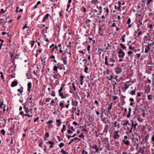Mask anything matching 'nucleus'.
Segmentation results:
<instances>
[{"instance_id": "f257e3e1", "label": "nucleus", "mask_w": 154, "mask_h": 154, "mask_svg": "<svg viewBox=\"0 0 154 154\" xmlns=\"http://www.w3.org/2000/svg\"><path fill=\"white\" fill-rule=\"evenodd\" d=\"M101 10H100L101 11ZM90 12H89V14L90 17H99V14L100 15V13H101L100 11L98 12L97 10H90Z\"/></svg>"}, {"instance_id": "f03ea898", "label": "nucleus", "mask_w": 154, "mask_h": 154, "mask_svg": "<svg viewBox=\"0 0 154 154\" xmlns=\"http://www.w3.org/2000/svg\"><path fill=\"white\" fill-rule=\"evenodd\" d=\"M118 51V53L119 54L118 57H119L122 58H124L125 55V53L122 49L120 48H118L117 49Z\"/></svg>"}, {"instance_id": "7ed1b4c3", "label": "nucleus", "mask_w": 154, "mask_h": 154, "mask_svg": "<svg viewBox=\"0 0 154 154\" xmlns=\"http://www.w3.org/2000/svg\"><path fill=\"white\" fill-rule=\"evenodd\" d=\"M114 55L112 54V57H110L109 60V66L111 67H112L114 66L113 63L115 62V60L114 59Z\"/></svg>"}, {"instance_id": "20e7f679", "label": "nucleus", "mask_w": 154, "mask_h": 154, "mask_svg": "<svg viewBox=\"0 0 154 154\" xmlns=\"http://www.w3.org/2000/svg\"><path fill=\"white\" fill-rule=\"evenodd\" d=\"M101 119L103 122L105 124H107L109 122V117H105L103 116V115L100 116Z\"/></svg>"}, {"instance_id": "39448f33", "label": "nucleus", "mask_w": 154, "mask_h": 154, "mask_svg": "<svg viewBox=\"0 0 154 154\" xmlns=\"http://www.w3.org/2000/svg\"><path fill=\"white\" fill-rule=\"evenodd\" d=\"M119 130L115 131L113 133V138L115 140L118 139L120 136L119 134Z\"/></svg>"}, {"instance_id": "423d86ee", "label": "nucleus", "mask_w": 154, "mask_h": 154, "mask_svg": "<svg viewBox=\"0 0 154 154\" xmlns=\"http://www.w3.org/2000/svg\"><path fill=\"white\" fill-rule=\"evenodd\" d=\"M131 127L133 128V131H135L136 129V126H137V123L136 121L132 120L131 121Z\"/></svg>"}, {"instance_id": "0eeeda50", "label": "nucleus", "mask_w": 154, "mask_h": 154, "mask_svg": "<svg viewBox=\"0 0 154 154\" xmlns=\"http://www.w3.org/2000/svg\"><path fill=\"white\" fill-rule=\"evenodd\" d=\"M63 87L62 86L60 87V89L58 90V92L59 94V95L60 97H61V99H65L66 98V97L64 96L63 95V92H62V91L63 90Z\"/></svg>"}, {"instance_id": "6e6552de", "label": "nucleus", "mask_w": 154, "mask_h": 154, "mask_svg": "<svg viewBox=\"0 0 154 154\" xmlns=\"http://www.w3.org/2000/svg\"><path fill=\"white\" fill-rule=\"evenodd\" d=\"M130 82H127L125 83L124 84L122 87L123 91H125L128 88L130 85H131V84L130 85L128 84Z\"/></svg>"}, {"instance_id": "1a4fd4ad", "label": "nucleus", "mask_w": 154, "mask_h": 154, "mask_svg": "<svg viewBox=\"0 0 154 154\" xmlns=\"http://www.w3.org/2000/svg\"><path fill=\"white\" fill-rule=\"evenodd\" d=\"M145 53L146 54H149L150 51V45H148L145 46Z\"/></svg>"}, {"instance_id": "9d476101", "label": "nucleus", "mask_w": 154, "mask_h": 154, "mask_svg": "<svg viewBox=\"0 0 154 154\" xmlns=\"http://www.w3.org/2000/svg\"><path fill=\"white\" fill-rule=\"evenodd\" d=\"M110 130L109 125H105L103 129V132L107 134L108 131H109Z\"/></svg>"}, {"instance_id": "9b49d317", "label": "nucleus", "mask_w": 154, "mask_h": 154, "mask_svg": "<svg viewBox=\"0 0 154 154\" xmlns=\"http://www.w3.org/2000/svg\"><path fill=\"white\" fill-rule=\"evenodd\" d=\"M115 71L117 74H119L122 72V69L121 67H116L114 69Z\"/></svg>"}, {"instance_id": "f8f14e48", "label": "nucleus", "mask_w": 154, "mask_h": 154, "mask_svg": "<svg viewBox=\"0 0 154 154\" xmlns=\"http://www.w3.org/2000/svg\"><path fill=\"white\" fill-rule=\"evenodd\" d=\"M83 61H85V62L84 63V71L86 73H88V68L87 66V65H86L87 63V60L86 59H83L82 60Z\"/></svg>"}, {"instance_id": "ddd939ff", "label": "nucleus", "mask_w": 154, "mask_h": 154, "mask_svg": "<svg viewBox=\"0 0 154 154\" xmlns=\"http://www.w3.org/2000/svg\"><path fill=\"white\" fill-rule=\"evenodd\" d=\"M131 108L130 107H129L128 109V113L126 112L124 116H126L128 118H129L131 116Z\"/></svg>"}, {"instance_id": "4468645a", "label": "nucleus", "mask_w": 154, "mask_h": 154, "mask_svg": "<svg viewBox=\"0 0 154 154\" xmlns=\"http://www.w3.org/2000/svg\"><path fill=\"white\" fill-rule=\"evenodd\" d=\"M113 125L114 127L116 128L117 129H118L120 128V123L117 121H116L114 122Z\"/></svg>"}, {"instance_id": "2eb2a0df", "label": "nucleus", "mask_w": 154, "mask_h": 154, "mask_svg": "<svg viewBox=\"0 0 154 154\" xmlns=\"http://www.w3.org/2000/svg\"><path fill=\"white\" fill-rule=\"evenodd\" d=\"M49 16H50V17H51V16L50 15H49L48 14H47L43 18L42 21V23L45 22V21L48 19Z\"/></svg>"}, {"instance_id": "dca6fc26", "label": "nucleus", "mask_w": 154, "mask_h": 154, "mask_svg": "<svg viewBox=\"0 0 154 154\" xmlns=\"http://www.w3.org/2000/svg\"><path fill=\"white\" fill-rule=\"evenodd\" d=\"M92 149L95 150V153H99V148L96 145H94L91 147Z\"/></svg>"}, {"instance_id": "f3484780", "label": "nucleus", "mask_w": 154, "mask_h": 154, "mask_svg": "<svg viewBox=\"0 0 154 154\" xmlns=\"http://www.w3.org/2000/svg\"><path fill=\"white\" fill-rule=\"evenodd\" d=\"M121 2H119L118 3H116L115 5V9H118V10H120L121 7Z\"/></svg>"}, {"instance_id": "a211bd4d", "label": "nucleus", "mask_w": 154, "mask_h": 154, "mask_svg": "<svg viewBox=\"0 0 154 154\" xmlns=\"http://www.w3.org/2000/svg\"><path fill=\"white\" fill-rule=\"evenodd\" d=\"M111 110H107L106 111V112H105V115L106 116H107L108 117H109V119H110V117L111 116Z\"/></svg>"}, {"instance_id": "6ab92c4d", "label": "nucleus", "mask_w": 154, "mask_h": 154, "mask_svg": "<svg viewBox=\"0 0 154 154\" xmlns=\"http://www.w3.org/2000/svg\"><path fill=\"white\" fill-rule=\"evenodd\" d=\"M46 143L47 144H50L51 145L49 146V148L50 149H51L54 147L53 145L54 144V143L53 142L51 141H49L48 142H47Z\"/></svg>"}, {"instance_id": "aec40b11", "label": "nucleus", "mask_w": 154, "mask_h": 154, "mask_svg": "<svg viewBox=\"0 0 154 154\" xmlns=\"http://www.w3.org/2000/svg\"><path fill=\"white\" fill-rule=\"evenodd\" d=\"M18 84V82L17 81H15L12 82L11 84V86L13 87L16 86Z\"/></svg>"}, {"instance_id": "412c9836", "label": "nucleus", "mask_w": 154, "mask_h": 154, "mask_svg": "<svg viewBox=\"0 0 154 154\" xmlns=\"http://www.w3.org/2000/svg\"><path fill=\"white\" fill-rule=\"evenodd\" d=\"M53 122V121L49 120L46 123L48 125L49 127H50L51 128L53 127V125H52V123Z\"/></svg>"}, {"instance_id": "4be33fe9", "label": "nucleus", "mask_w": 154, "mask_h": 154, "mask_svg": "<svg viewBox=\"0 0 154 154\" xmlns=\"http://www.w3.org/2000/svg\"><path fill=\"white\" fill-rule=\"evenodd\" d=\"M112 42H110V44L109 43H107V46L106 48V50H108L109 49H112V45H111Z\"/></svg>"}, {"instance_id": "5701e85b", "label": "nucleus", "mask_w": 154, "mask_h": 154, "mask_svg": "<svg viewBox=\"0 0 154 154\" xmlns=\"http://www.w3.org/2000/svg\"><path fill=\"white\" fill-rule=\"evenodd\" d=\"M78 102L76 100H72V104L75 106H76L78 104Z\"/></svg>"}, {"instance_id": "b1692460", "label": "nucleus", "mask_w": 154, "mask_h": 154, "mask_svg": "<svg viewBox=\"0 0 154 154\" xmlns=\"http://www.w3.org/2000/svg\"><path fill=\"white\" fill-rule=\"evenodd\" d=\"M28 88L27 91L28 92H29L30 90V89L31 87V82H29L28 83Z\"/></svg>"}, {"instance_id": "393cba45", "label": "nucleus", "mask_w": 154, "mask_h": 154, "mask_svg": "<svg viewBox=\"0 0 154 154\" xmlns=\"http://www.w3.org/2000/svg\"><path fill=\"white\" fill-rule=\"evenodd\" d=\"M64 101H63L62 102H60L59 104L60 106V107L61 109H63L65 107V106H64Z\"/></svg>"}, {"instance_id": "a878e982", "label": "nucleus", "mask_w": 154, "mask_h": 154, "mask_svg": "<svg viewBox=\"0 0 154 154\" xmlns=\"http://www.w3.org/2000/svg\"><path fill=\"white\" fill-rule=\"evenodd\" d=\"M136 89H134V90H132L130 93V94H131L132 95H135L136 94Z\"/></svg>"}, {"instance_id": "bb28decb", "label": "nucleus", "mask_w": 154, "mask_h": 154, "mask_svg": "<svg viewBox=\"0 0 154 154\" xmlns=\"http://www.w3.org/2000/svg\"><path fill=\"white\" fill-rule=\"evenodd\" d=\"M41 3V2L40 1H38L37 3L33 7V9H35L37 8V6L39 5H40Z\"/></svg>"}, {"instance_id": "cd10ccee", "label": "nucleus", "mask_w": 154, "mask_h": 154, "mask_svg": "<svg viewBox=\"0 0 154 154\" xmlns=\"http://www.w3.org/2000/svg\"><path fill=\"white\" fill-rule=\"evenodd\" d=\"M23 108L24 109V111H25V112H26V114H28L29 112V111L28 109H27L26 108V107L25 106H24L23 107Z\"/></svg>"}, {"instance_id": "c85d7f7f", "label": "nucleus", "mask_w": 154, "mask_h": 154, "mask_svg": "<svg viewBox=\"0 0 154 154\" xmlns=\"http://www.w3.org/2000/svg\"><path fill=\"white\" fill-rule=\"evenodd\" d=\"M112 103H111L109 105L108 108L107 109V110H111L112 107Z\"/></svg>"}, {"instance_id": "c756f323", "label": "nucleus", "mask_w": 154, "mask_h": 154, "mask_svg": "<svg viewBox=\"0 0 154 154\" xmlns=\"http://www.w3.org/2000/svg\"><path fill=\"white\" fill-rule=\"evenodd\" d=\"M127 125L128 126H131L130 124L129 123L128 121H126L125 123H124L123 124V126H126Z\"/></svg>"}, {"instance_id": "7c9ffc66", "label": "nucleus", "mask_w": 154, "mask_h": 154, "mask_svg": "<svg viewBox=\"0 0 154 154\" xmlns=\"http://www.w3.org/2000/svg\"><path fill=\"white\" fill-rule=\"evenodd\" d=\"M56 122L58 123V124L57 125V126H58V127H59L60 126L61 123V122H60L61 120L60 119H58L56 120Z\"/></svg>"}, {"instance_id": "2f4dec72", "label": "nucleus", "mask_w": 154, "mask_h": 154, "mask_svg": "<svg viewBox=\"0 0 154 154\" xmlns=\"http://www.w3.org/2000/svg\"><path fill=\"white\" fill-rule=\"evenodd\" d=\"M100 132V131L99 130H97L95 131V133L96 134V136L97 137H98L99 136L100 133H99V132Z\"/></svg>"}, {"instance_id": "473e14b6", "label": "nucleus", "mask_w": 154, "mask_h": 154, "mask_svg": "<svg viewBox=\"0 0 154 154\" xmlns=\"http://www.w3.org/2000/svg\"><path fill=\"white\" fill-rule=\"evenodd\" d=\"M109 80L112 81V79H114V77L113 75H111L110 76L108 77Z\"/></svg>"}, {"instance_id": "72a5a7b5", "label": "nucleus", "mask_w": 154, "mask_h": 154, "mask_svg": "<svg viewBox=\"0 0 154 154\" xmlns=\"http://www.w3.org/2000/svg\"><path fill=\"white\" fill-rule=\"evenodd\" d=\"M141 154H143L144 152V149L143 148H139V150Z\"/></svg>"}, {"instance_id": "f704fd0d", "label": "nucleus", "mask_w": 154, "mask_h": 154, "mask_svg": "<svg viewBox=\"0 0 154 154\" xmlns=\"http://www.w3.org/2000/svg\"><path fill=\"white\" fill-rule=\"evenodd\" d=\"M133 130V128H132V127H131V128H130L128 131H129L128 132H126V134H127L128 133L129 134H130L132 132Z\"/></svg>"}, {"instance_id": "c9c22d12", "label": "nucleus", "mask_w": 154, "mask_h": 154, "mask_svg": "<svg viewBox=\"0 0 154 154\" xmlns=\"http://www.w3.org/2000/svg\"><path fill=\"white\" fill-rule=\"evenodd\" d=\"M102 51L103 50L101 48H98L97 54L99 55H100Z\"/></svg>"}, {"instance_id": "e433bc0d", "label": "nucleus", "mask_w": 154, "mask_h": 154, "mask_svg": "<svg viewBox=\"0 0 154 154\" xmlns=\"http://www.w3.org/2000/svg\"><path fill=\"white\" fill-rule=\"evenodd\" d=\"M15 125H12V126L9 128V130L11 132L12 131H13L14 129Z\"/></svg>"}, {"instance_id": "4c0bfd02", "label": "nucleus", "mask_w": 154, "mask_h": 154, "mask_svg": "<svg viewBox=\"0 0 154 154\" xmlns=\"http://www.w3.org/2000/svg\"><path fill=\"white\" fill-rule=\"evenodd\" d=\"M148 99L149 100H152V96L151 95H149L147 96Z\"/></svg>"}, {"instance_id": "58836bf2", "label": "nucleus", "mask_w": 154, "mask_h": 154, "mask_svg": "<svg viewBox=\"0 0 154 154\" xmlns=\"http://www.w3.org/2000/svg\"><path fill=\"white\" fill-rule=\"evenodd\" d=\"M61 152L63 154H68V152H66V151H64L63 149H61Z\"/></svg>"}, {"instance_id": "ea45409f", "label": "nucleus", "mask_w": 154, "mask_h": 154, "mask_svg": "<svg viewBox=\"0 0 154 154\" xmlns=\"http://www.w3.org/2000/svg\"><path fill=\"white\" fill-rule=\"evenodd\" d=\"M29 27L27 26V23H26L23 26L22 28V29L23 30L26 28H29Z\"/></svg>"}, {"instance_id": "a19ab883", "label": "nucleus", "mask_w": 154, "mask_h": 154, "mask_svg": "<svg viewBox=\"0 0 154 154\" xmlns=\"http://www.w3.org/2000/svg\"><path fill=\"white\" fill-rule=\"evenodd\" d=\"M149 91H150V88H146V89L145 90L144 93H146V94H148Z\"/></svg>"}, {"instance_id": "79ce46f5", "label": "nucleus", "mask_w": 154, "mask_h": 154, "mask_svg": "<svg viewBox=\"0 0 154 154\" xmlns=\"http://www.w3.org/2000/svg\"><path fill=\"white\" fill-rule=\"evenodd\" d=\"M125 34H124L122 36V41L123 42H125Z\"/></svg>"}, {"instance_id": "37998d69", "label": "nucleus", "mask_w": 154, "mask_h": 154, "mask_svg": "<svg viewBox=\"0 0 154 154\" xmlns=\"http://www.w3.org/2000/svg\"><path fill=\"white\" fill-rule=\"evenodd\" d=\"M61 60H62L63 65H66L67 63V60H65V59H61Z\"/></svg>"}, {"instance_id": "c03bdc74", "label": "nucleus", "mask_w": 154, "mask_h": 154, "mask_svg": "<svg viewBox=\"0 0 154 154\" xmlns=\"http://www.w3.org/2000/svg\"><path fill=\"white\" fill-rule=\"evenodd\" d=\"M21 88H22V89H17V91H18L20 92V93L21 94L23 92V88L22 86L21 87Z\"/></svg>"}, {"instance_id": "a18cd8bd", "label": "nucleus", "mask_w": 154, "mask_h": 154, "mask_svg": "<svg viewBox=\"0 0 154 154\" xmlns=\"http://www.w3.org/2000/svg\"><path fill=\"white\" fill-rule=\"evenodd\" d=\"M35 41L33 40L31 42L30 44H31V48H32L34 45L35 43Z\"/></svg>"}, {"instance_id": "49530a36", "label": "nucleus", "mask_w": 154, "mask_h": 154, "mask_svg": "<svg viewBox=\"0 0 154 154\" xmlns=\"http://www.w3.org/2000/svg\"><path fill=\"white\" fill-rule=\"evenodd\" d=\"M120 46H121V48L123 49H125L126 48V47L125 46H124V45L122 44H120Z\"/></svg>"}, {"instance_id": "de8ad7c7", "label": "nucleus", "mask_w": 154, "mask_h": 154, "mask_svg": "<svg viewBox=\"0 0 154 154\" xmlns=\"http://www.w3.org/2000/svg\"><path fill=\"white\" fill-rule=\"evenodd\" d=\"M64 146V144L63 143H60L59 145V146L60 148H62Z\"/></svg>"}, {"instance_id": "09e8293b", "label": "nucleus", "mask_w": 154, "mask_h": 154, "mask_svg": "<svg viewBox=\"0 0 154 154\" xmlns=\"http://www.w3.org/2000/svg\"><path fill=\"white\" fill-rule=\"evenodd\" d=\"M125 144L127 146H128L130 144V142L128 140H126L125 141Z\"/></svg>"}, {"instance_id": "8fccbe9b", "label": "nucleus", "mask_w": 154, "mask_h": 154, "mask_svg": "<svg viewBox=\"0 0 154 154\" xmlns=\"http://www.w3.org/2000/svg\"><path fill=\"white\" fill-rule=\"evenodd\" d=\"M23 116H28V117H32V115H30L28 114H23Z\"/></svg>"}, {"instance_id": "3c124183", "label": "nucleus", "mask_w": 154, "mask_h": 154, "mask_svg": "<svg viewBox=\"0 0 154 154\" xmlns=\"http://www.w3.org/2000/svg\"><path fill=\"white\" fill-rule=\"evenodd\" d=\"M14 52L11 53V54L10 55V57L11 58L13 59V58L14 57Z\"/></svg>"}, {"instance_id": "603ef678", "label": "nucleus", "mask_w": 154, "mask_h": 154, "mask_svg": "<svg viewBox=\"0 0 154 154\" xmlns=\"http://www.w3.org/2000/svg\"><path fill=\"white\" fill-rule=\"evenodd\" d=\"M79 137L80 138H82L84 139V138L85 136L83 134H82L79 135Z\"/></svg>"}, {"instance_id": "864d4df0", "label": "nucleus", "mask_w": 154, "mask_h": 154, "mask_svg": "<svg viewBox=\"0 0 154 154\" xmlns=\"http://www.w3.org/2000/svg\"><path fill=\"white\" fill-rule=\"evenodd\" d=\"M141 20H141H139L138 23L140 26L143 24Z\"/></svg>"}, {"instance_id": "5fc2aeb1", "label": "nucleus", "mask_w": 154, "mask_h": 154, "mask_svg": "<svg viewBox=\"0 0 154 154\" xmlns=\"http://www.w3.org/2000/svg\"><path fill=\"white\" fill-rule=\"evenodd\" d=\"M53 70L55 71H57V67L56 66H54V67Z\"/></svg>"}, {"instance_id": "6e6d98bb", "label": "nucleus", "mask_w": 154, "mask_h": 154, "mask_svg": "<svg viewBox=\"0 0 154 154\" xmlns=\"http://www.w3.org/2000/svg\"><path fill=\"white\" fill-rule=\"evenodd\" d=\"M91 22V20H90L87 19L85 21V23L87 24Z\"/></svg>"}, {"instance_id": "4d7b16f0", "label": "nucleus", "mask_w": 154, "mask_h": 154, "mask_svg": "<svg viewBox=\"0 0 154 154\" xmlns=\"http://www.w3.org/2000/svg\"><path fill=\"white\" fill-rule=\"evenodd\" d=\"M51 98H47L45 99V101L47 102H50V100H51Z\"/></svg>"}, {"instance_id": "13d9d810", "label": "nucleus", "mask_w": 154, "mask_h": 154, "mask_svg": "<svg viewBox=\"0 0 154 154\" xmlns=\"http://www.w3.org/2000/svg\"><path fill=\"white\" fill-rule=\"evenodd\" d=\"M1 133L3 135H5V131L4 129L2 130L1 131Z\"/></svg>"}, {"instance_id": "bf43d9fd", "label": "nucleus", "mask_w": 154, "mask_h": 154, "mask_svg": "<svg viewBox=\"0 0 154 154\" xmlns=\"http://www.w3.org/2000/svg\"><path fill=\"white\" fill-rule=\"evenodd\" d=\"M57 74H55L54 75H52L53 77L55 79H57V76H58V75H59Z\"/></svg>"}, {"instance_id": "052dcab7", "label": "nucleus", "mask_w": 154, "mask_h": 154, "mask_svg": "<svg viewBox=\"0 0 154 154\" xmlns=\"http://www.w3.org/2000/svg\"><path fill=\"white\" fill-rule=\"evenodd\" d=\"M90 48H91V45H88L87 47V49L88 51V53L89 52V51L90 50Z\"/></svg>"}, {"instance_id": "680f3d73", "label": "nucleus", "mask_w": 154, "mask_h": 154, "mask_svg": "<svg viewBox=\"0 0 154 154\" xmlns=\"http://www.w3.org/2000/svg\"><path fill=\"white\" fill-rule=\"evenodd\" d=\"M52 93L51 94V95L52 96H53V97H54L55 96V91H52Z\"/></svg>"}, {"instance_id": "e2e57ef3", "label": "nucleus", "mask_w": 154, "mask_h": 154, "mask_svg": "<svg viewBox=\"0 0 154 154\" xmlns=\"http://www.w3.org/2000/svg\"><path fill=\"white\" fill-rule=\"evenodd\" d=\"M129 48L130 50H133L134 49V47H132L131 45H129Z\"/></svg>"}, {"instance_id": "0e129e2a", "label": "nucleus", "mask_w": 154, "mask_h": 154, "mask_svg": "<svg viewBox=\"0 0 154 154\" xmlns=\"http://www.w3.org/2000/svg\"><path fill=\"white\" fill-rule=\"evenodd\" d=\"M82 154H88L87 151H85L84 149H83L82 152Z\"/></svg>"}, {"instance_id": "69168bd1", "label": "nucleus", "mask_w": 154, "mask_h": 154, "mask_svg": "<svg viewBox=\"0 0 154 154\" xmlns=\"http://www.w3.org/2000/svg\"><path fill=\"white\" fill-rule=\"evenodd\" d=\"M131 22V19L130 18H128V20L127 21V24H129Z\"/></svg>"}, {"instance_id": "338daca9", "label": "nucleus", "mask_w": 154, "mask_h": 154, "mask_svg": "<svg viewBox=\"0 0 154 154\" xmlns=\"http://www.w3.org/2000/svg\"><path fill=\"white\" fill-rule=\"evenodd\" d=\"M63 10H61L60 12H59V15L60 17H61L63 16Z\"/></svg>"}, {"instance_id": "774afa93", "label": "nucleus", "mask_w": 154, "mask_h": 154, "mask_svg": "<svg viewBox=\"0 0 154 154\" xmlns=\"http://www.w3.org/2000/svg\"><path fill=\"white\" fill-rule=\"evenodd\" d=\"M80 81H83L84 79V76L83 75H82L80 77Z\"/></svg>"}]
</instances>
